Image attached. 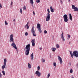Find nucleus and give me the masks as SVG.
I'll list each match as a JSON object with an SVG mask.
<instances>
[{"label":"nucleus","mask_w":78,"mask_h":78,"mask_svg":"<svg viewBox=\"0 0 78 78\" xmlns=\"http://www.w3.org/2000/svg\"><path fill=\"white\" fill-rule=\"evenodd\" d=\"M30 3L31 4L32 6H33V4L34 3V2H33V0H30Z\"/></svg>","instance_id":"nucleus-15"},{"label":"nucleus","mask_w":78,"mask_h":78,"mask_svg":"<svg viewBox=\"0 0 78 78\" xmlns=\"http://www.w3.org/2000/svg\"><path fill=\"white\" fill-rule=\"evenodd\" d=\"M48 12V14L47 15V17L46 20L47 22H48V21H49L50 19V10L49 9H48L47 10Z\"/></svg>","instance_id":"nucleus-4"},{"label":"nucleus","mask_w":78,"mask_h":78,"mask_svg":"<svg viewBox=\"0 0 78 78\" xmlns=\"http://www.w3.org/2000/svg\"><path fill=\"white\" fill-rule=\"evenodd\" d=\"M33 14L34 15L35 14V13L34 12V11L33 12Z\"/></svg>","instance_id":"nucleus-44"},{"label":"nucleus","mask_w":78,"mask_h":78,"mask_svg":"<svg viewBox=\"0 0 78 78\" xmlns=\"http://www.w3.org/2000/svg\"><path fill=\"white\" fill-rule=\"evenodd\" d=\"M2 73L3 74V75H5V71H3L2 72Z\"/></svg>","instance_id":"nucleus-24"},{"label":"nucleus","mask_w":78,"mask_h":78,"mask_svg":"<svg viewBox=\"0 0 78 78\" xmlns=\"http://www.w3.org/2000/svg\"><path fill=\"white\" fill-rule=\"evenodd\" d=\"M70 72L71 73H73V70L72 69L70 70Z\"/></svg>","instance_id":"nucleus-26"},{"label":"nucleus","mask_w":78,"mask_h":78,"mask_svg":"<svg viewBox=\"0 0 78 78\" xmlns=\"http://www.w3.org/2000/svg\"><path fill=\"white\" fill-rule=\"evenodd\" d=\"M14 35L13 34H11L10 37V39L9 40V42H12V43L11 44V45L12 47H13L15 49H17V46L14 42V38H13V37Z\"/></svg>","instance_id":"nucleus-1"},{"label":"nucleus","mask_w":78,"mask_h":78,"mask_svg":"<svg viewBox=\"0 0 78 78\" xmlns=\"http://www.w3.org/2000/svg\"><path fill=\"white\" fill-rule=\"evenodd\" d=\"M71 44V43H70V42H69V44L70 45V44Z\"/></svg>","instance_id":"nucleus-50"},{"label":"nucleus","mask_w":78,"mask_h":78,"mask_svg":"<svg viewBox=\"0 0 78 78\" xmlns=\"http://www.w3.org/2000/svg\"><path fill=\"white\" fill-rule=\"evenodd\" d=\"M29 28H30V26H27V29H29Z\"/></svg>","instance_id":"nucleus-38"},{"label":"nucleus","mask_w":78,"mask_h":78,"mask_svg":"<svg viewBox=\"0 0 78 78\" xmlns=\"http://www.w3.org/2000/svg\"><path fill=\"white\" fill-rule=\"evenodd\" d=\"M72 9H74L75 11H77L78 12V8L77 7H75V6L74 5H72Z\"/></svg>","instance_id":"nucleus-7"},{"label":"nucleus","mask_w":78,"mask_h":78,"mask_svg":"<svg viewBox=\"0 0 78 78\" xmlns=\"http://www.w3.org/2000/svg\"><path fill=\"white\" fill-rule=\"evenodd\" d=\"M35 42V40H34V39H33L31 41V42L32 43H34Z\"/></svg>","instance_id":"nucleus-21"},{"label":"nucleus","mask_w":78,"mask_h":78,"mask_svg":"<svg viewBox=\"0 0 78 78\" xmlns=\"http://www.w3.org/2000/svg\"><path fill=\"white\" fill-rule=\"evenodd\" d=\"M76 66L77 67V68H78V63H77L76 65Z\"/></svg>","instance_id":"nucleus-40"},{"label":"nucleus","mask_w":78,"mask_h":78,"mask_svg":"<svg viewBox=\"0 0 78 78\" xmlns=\"http://www.w3.org/2000/svg\"><path fill=\"white\" fill-rule=\"evenodd\" d=\"M7 62V61L6 60V59L4 58V64H6V62Z\"/></svg>","instance_id":"nucleus-16"},{"label":"nucleus","mask_w":78,"mask_h":78,"mask_svg":"<svg viewBox=\"0 0 78 78\" xmlns=\"http://www.w3.org/2000/svg\"><path fill=\"white\" fill-rule=\"evenodd\" d=\"M42 61L43 62H45V59H44L43 58H42L41 59Z\"/></svg>","instance_id":"nucleus-25"},{"label":"nucleus","mask_w":78,"mask_h":78,"mask_svg":"<svg viewBox=\"0 0 78 78\" xmlns=\"http://www.w3.org/2000/svg\"><path fill=\"white\" fill-rule=\"evenodd\" d=\"M70 55L72 58H73L74 56H75V57H76V58L78 57V52L77 51H73V54L72 53V51H69Z\"/></svg>","instance_id":"nucleus-2"},{"label":"nucleus","mask_w":78,"mask_h":78,"mask_svg":"<svg viewBox=\"0 0 78 78\" xmlns=\"http://www.w3.org/2000/svg\"><path fill=\"white\" fill-rule=\"evenodd\" d=\"M8 54H9V55H10V51H8Z\"/></svg>","instance_id":"nucleus-43"},{"label":"nucleus","mask_w":78,"mask_h":78,"mask_svg":"<svg viewBox=\"0 0 78 78\" xmlns=\"http://www.w3.org/2000/svg\"><path fill=\"white\" fill-rule=\"evenodd\" d=\"M60 36L62 41H65V39L64 37V33L63 32H62V34H61Z\"/></svg>","instance_id":"nucleus-10"},{"label":"nucleus","mask_w":78,"mask_h":78,"mask_svg":"<svg viewBox=\"0 0 78 78\" xmlns=\"http://www.w3.org/2000/svg\"><path fill=\"white\" fill-rule=\"evenodd\" d=\"M32 46L34 47V45H35V43H32Z\"/></svg>","instance_id":"nucleus-27"},{"label":"nucleus","mask_w":78,"mask_h":78,"mask_svg":"<svg viewBox=\"0 0 78 78\" xmlns=\"http://www.w3.org/2000/svg\"><path fill=\"white\" fill-rule=\"evenodd\" d=\"M58 59L60 61V63L61 64L62 63V59L59 56H58Z\"/></svg>","instance_id":"nucleus-11"},{"label":"nucleus","mask_w":78,"mask_h":78,"mask_svg":"<svg viewBox=\"0 0 78 78\" xmlns=\"http://www.w3.org/2000/svg\"><path fill=\"white\" fill-rule=\"evenodd\" d=\"M36 2L37 3H38L40 2V1L39 0H36Z\"/></svg>","instance_id":"nucleus-32"},{"label":"nucleus","mask_w":78,"mask_h":78,"mask_svg":"<svg viewBox=\"0 0 78 78\" xmlns=\"http://www.w3.org/2000/svg\"><path fill=\"white\" fill-rule=\"evenodd\" d=\"M0 8H2V4L1 3H0Z\"/></svg>","instance_id":"nucleus-39"},{"label":"nucleus","mask_w":78,"mask_h":78,"mask_svg":"<svg viewBox=\"0 0 78 78\" xmlns=\"http://www.w3.org/2000/svg\"><path fill=\"white\" fill-rule=\"evenodd\" d=\"M51 50L53 51H55V50H56V48H51Z\"/></svg>","instance_id":"nucleus-19"},{"label":"nucleus","mask_w":78,"mask_h":78,"mask_svg":"<svg viewBox=\"0 0 78 78\" xmlns=\"http://www.w3.org/2000/svg\"><path fill=\"white\" fill-rule=\"evenodd\" d=\"M31 32L33 34L34 36H36V33H35V31H34V26L32 27Z\"/></svg>","instance_id":"nucleus-8"},{"label":"nucleus","mask_w":78,"mask_h":78,"mask_svg":"<svg viewBox=\"0 0 78 78\" xmlns=\"http://www.w3.org/2000/svg\"><path fill=\"white\" fill-rule=\"evenodd\" d=\"M71 1L70 0H68V2H70Z\"/></svg>","instance_id":"nucleus-47"},{"label":"nucleus","mask_w":78,"mask_h":78,"mask_svg":"<svg viewBox=\"0 0 78 78\" xmlns=\"http://www.w3.org/2000/svg\"><path fill=\"white\" fill-rule=\"evenodd\" d=\"M35 75H37V76H38V77L41 76V73L39 72L38 70L37 71L35 72Z\"/></svg>","instance_id":"nucleus-9"},{"label":"nucleus","mask_w":78,"mask_h":78,"mask_svg":"<svg viewBox=\"0 0 78 78\" xmlns=\"http://www.w3.org/2000/svg\"><path fill=\"white\" fill-rule=\"evenodd\" d=\"M28 67L29 69H31V65L30 64V63H28Z\"/></svg>","instance_id":"nucleus-18"},{"label":"nucleus","mask_w":78,"mask_h":78,"mask_svg":"<svg viewBox=\"0 0 78 78\" xmlns=\"http://www.w3.org/2000/svg\"><path fill=\"white\" fill-rule=\"evenodd\" d=\"M56 48H59V45L58 44H57L56 45Z\"/></svg>","instance_id":"nucleus-22"},{"label":"nucleus","mask_w":78,"mask_h":78,"mask_svg":"<svg viewBox=\"0 0 78 78\" xmlns=\"http://www.w3.org/2000/svg\"><path fill=\"white\" fill-rule=\"evenodd\" d=\"M44 33H45V34H47V30H45L44 31Z\"/></svg>","instance_id":"nucleus-33"},{"label":"nucleus","mask_w":78,"mask_h":78,"mask_svg":"<svg viewBox=\"0 0 78 78\" xmlns=\"http://www.w3.org/2000/svg\"><path fill=\"white\" fill-rule=\"evenodd\" d=\"M30 56L31 57V60H33V58H34V55L33 53H32V54L30 55Z\"/></svg>","instance_id":"nucleus-13"},{"label":"nucleus","mask_w":78,"mask_h":78,"mask_svg":"<svg viewBox=\"0 0 78 78\" xmlns=\"http://www.w3.org/2000/svg\"><path fill=\"white\" fill-rule=\"evenodd\" d=\"M5 24L6 25H8V23L6 22V21H5Z\"/></svg>","instance_id":"nucleus-34"},{"label":"nucleus","mask_w":78,"mask_h":78,"mask_svg":"<svg viewBox=\"0 0 78 78\" xmlns=\"http://www.w3.org/2000/svg\"><path fill=\"white\" fill-rule=\"evenodd\" d=\"M63 17L64 19V22H67L69 20L68 19V16H67V14L64 15Z\"/></svg>","instance_id":"nucleus-5"},{"label":"nucleus","mask_w":78,"mask_h":78,"mask_svg":"<svg viewBox=\"0 0 78 78\" xmlns=\"http://www.w3.org/2000/svg\"><path fill=\"white\" fill-rule=\"evenodd\" d=\"M50 8L51 9V12H54V10H53V9L52 8L51 6Z\"/></svg>","instance_id":"nucleus-17"},{"label":"nucleus","mask_w":78,"mask_h":78,"mask_svg":"<svg viewBox=\"0 0 78 78\" xmlns=\"http://www.w3.org/2000/svg\"><path fill=\"white\" fill-rule=\"evenodd\" d=\"M25 49L26 50L25 51V55L27 56L29 55V53H30V44H28L26 46Z\"/></svg>","instance_id":"nucleus-3"},{"label":"nucleus","mask_w":78,"mask_h":78,"mask_svg":"<svg viewBox=\"0 0 78 78\" xmlns=\"http://www.w3.org/2000/svg\"><path fill=\"white\" fill-rule=\"evenodd\" d=\"M70 66H71V63H69Z\"/></svg>","instance_id":"nucleus-49"},{"label":"nucleus","mask_w":78,"mask_h":78,"mask_svg":"<svg viewBox=\"0 0 78 78\" xmlns=\"http://www.w3.org/2000/svg\"><path fill=\"white\" fill-rule=\"evenodd\" d=\"M5 67H6V64H4L2 66V69H4Z\"/></svg>","instance_id":"nucleus-14"},{"label":"nucleus","mask_w":78,"mask_h":78,"mask_svg":"<svg viewBox=\"0 0 78 78\" xmlns=\"http://www.w3.org/2000/svg\"><path fill=\"white\" fill-rule=\"evenodd\" d=\"M50 74L49 73L48 75V77L47 78H50Z\"/></svg>","instance_id":"nucleus-31"},{"label":"nucleus","mask_w":78,"mask_h":78,"mask_svg":"<svg viewBox=\"0 0 78 78\" xmlns=\"http://www.w3.org/2000/svg\"><path fill=\"white\" fill-rule=\"evenodd\" d=\"M37 28L40 33H42V30H41V24L38 23L37 25Z\"/></svg>","instance_id":"nucleus-6"},{"label":"nucleus","mask_w":78,"mask_h":78,"mask_svg":"<svg viewBox=\"0 0 78 78\" xmlns=\"http://www.w3.org/2000/svg\"><path fill=\"white\" fill-rule=\"evenodd\" d=\"M53 66H56V62H54L53 63Z\"/></svg>","instance_id":"nucleus-28"},{"label":"nucleus","mask_w":78,"mask_h":78,"mask_svg":"<svg viewBox=\"0 0 78 78\" xmlns=\"http://www.w3.org/2000/svg\"><path fill=\"white\" fill-rule=\"evenodd\" d=\"M39 49H40V50H42V48H39Z\"/></svg>","instance_id":"nucleus-46"},{"label":"nucleus","mask_w":78,"mask_h":78,"mask_svg":"<svg viewBox=\"0 0 78 78\" xmlns=\"http://www.w3.org/2000/svg\"><path fill=\"white\" fill-rule=\"evenodd\" d=\"M68 37L69 38H70V35H68Z\"/></svg>","instance_id":"nucleus-37"},{"label":"nucleus","mask_w":78,"mask_h":78,"mask_svg":"<svg viewBox=\"0 0 78 78\" xmlns=\"http://www.w3.org/2000/svg\"><path fill=\"white\" fill-rule=\"evenodd\" d=\"M0 73H1V72H0Z\"/></svg>","instance_id":"nucleus-51"},{"label":"nucleus","mask_w":78,"mask_h":78,"mask_svg":"<svg viewBox=\"0 0 78 78\" xmlns=\"http://www.w3.org/2000/svg\"><path fill=\"white\" fill-rule=\"evenodd\" d=\"M69 19L70 20H71V21H72V15L71 14H69Z\"/></svg>","instance_id":"nucleus-12"},{"label":"nucleus","mask_w":78,"mask_h":78,"mask_svg":"<svg viewBox=\"0 0 78 78\" xmlns=\"http://www.w3.org/2000/svg\"><path fill=\"white\" fill-rule=\"evenodd\" d=\"M16 51L17 53H18V52H19V51L17 49H16Z\"/></svg>","instance_id":"nucleus-45"},{"label":"nucleus","mask_w":78,"mask_h":78,"mask_svg":"<svg viewBox=\"0 0 78 78\" xmlns=\"http://www.w3.org/2000/svg\"><path fill=\"white\" fill-rule=\"evenodd\" d=\"M13 22H15V19H14Z\"/></svg>","instance_id":"nucleus-48"},{"label":"nucleus","mask_w":78,"mask_h":78,"mask_svg":"<svg viewBox=\"0 0 78 78\" xmlns=\"http://www.w3.org/2000/svg\"><path fill=\"white\" fill-rule=\"evenodd\" d=\"M23 10H26V6H24L23 7Z\"/></svg>","instance_id":"nucleus-23"},{"label":"nucleus","mask_w":78,"mask_h":78,"mask_svg":"<svg viewBox=\"0 0 78 78\" xmlns=\"http://www.w3.org/2000/svg\"><path fill=\"white\" fill-rule=\"evenodd\" d=\"M60 2L61 4H62V3H63V2H62V0H60Z\"/></svg>","instance_id":"nucleus-35"},{"label":"nucleus","mask_w":78,"mask_h":78,"mask_svg":"<svg viewBox=\"0 0 78 78\" xmlns=\"http://www.w3.org/2000/svg\"><path fill=\"white\" fill-rule=\"evenodd\" d=\"M2 74L1 73H0V78H1V77H2Z\"/></svg>","instance_id":"nucleus-41"},{"label":"nucleus","mask_w":78,"mask_h":78,"mask_svg":"<svg viewBox=\"0 0 78 78\" xmlns=\"http://www.w3.org/2000/svg\"><path fill=\"white\" fill-rule=\"evenodd\" d=\"M28 32H26L25 33V36H28Z\"/></svg>","instance_id":"nucleus-30"},{"label":"nucleus","mask_w":78,"mask_h":78,"mask_svg":"<svg viewBox=\"0 0 78 78\" xmlns=\"http://www.w3.org/2000/svg\"><path fill=\"white\" fill-rule=\"evenodd\" d=\"M12 3H13V2H11V5H12Z\"/></svg>","instance_id":"nucleus-42"},{"label":"nucleus","mask_w":78,"mask_h":78,"mask_svg":"<svg viewBox=\"0 0 78 78\" xmlns=\"http://www.w3.org/2000/svg\"><path fill=\"white\" fill-rule=\"evenodd\" d=\"M37 69L38 70H40V66H38L37 67Z\"/></svg>","instance_id":"nucleus-36"},{"label":"nucleus","mask_w":78,"mask_h":78,"mask_svg":"<svg viewBox=\"0 0 78 78\" xmlns=\"http://www.w3.org/2000/svg\"><path fill=\"white\" fill-rule=\"evenodd\" d=\"M28 24H29V23L27 22V23L26 25H25V26H24L25 28H26L28 26Z\"/></svg>","instance_id":"nucleus-20"},{"label":"nucleus","mask_w":78,"mask_h":78,"mask_svg":"<svg viewBox=\"0 0 78 78\" xmlns=\"http://www.w3.org/2000/svg\"><path fill=\"white\" fill-rule=\"evenodd\" d=\"M20 13H21V14H22V8L20 9Z\"/></svg>","instance_id":"nucleus-29"}]
</instances>
